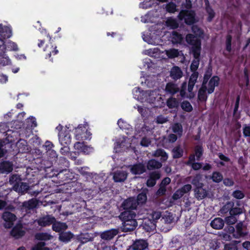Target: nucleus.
Returning a JSON list of instances; mask_svg holds the SVG:
<instances>
[{
    "mask_svg": "<svg viewBox=\"0 0 250 250\" xmlns=\"http://www.w3.org/2000/svg\"><path fill=\"white\" fill-rule=\"evenodd\" d=\"M167 54L170 58H174L179 55V52L177 49H172L167 51Z\"/></svg>",
    "mask_w": 250,
    "mask_h": 250,
    "instance_id": "nucleus-60",
    "label": "nucleus"
},
{
    "mask_svg": "<svg viewBox=\"0 0 250 250\" xmlns=\"http://www.w3.org/2000/svg\"><path fill=\"white\" fill-rule=\"evenodd\" d=\"M45 245V242H39L35 246L32 248V250H48V248L44 247Z\"/></svg>",
    "mask_w": 250,
    "mask_h": 250,
    "instance_id": "nucleus-61",
    "label": "nucleus"
},
{
    "mask_svg": "<svg viewBox=\"0 0 250 250\" xmlns=\"http://www.w3.org/2000/svg\"><path fill=\"white\" fill-rule=\"evenodd\" d=\"M210 179L214 183H219L223 180L222 174L219 171H213L210 176Z\"/></svg>",
    "mask_w": 250,
    "mask_h": 250,
    "instance_id": "nucleus-36",
    "label": "nucleus"
},
{
    "mask_svg": "<svg viewBox=\"0 0 250 250\" xmlns=\"http://www.w3.org/2000/svg\"><path fill=\"white\" fill-rule=\"evenodd\" d=\"M195 155L197 161H199L203 154V148L201 145H197L194 149Z\"/></svg>",
    "mask_w": 250,
    "mask_h": 250,
    "instance_id": "nucleus-44",
    "label": "nucleus"
},
{
    "mask_svg": "<svg viewBox=\"0 0 250 250\" xmlns=\"http://www.w3.org/2000/svg\"><path fill=\"white\" fill-rule=\"evenodd\" d=\"M191 185L190 184H186L184 185L182 188H179V190L183 194V195L184 194L188 193L191 190Z\"/></svg>",
    "mask_w": 250,
    "mask_h": 250,
    "instance_id": "nucleus-59",
    "label": "nucleus"
},
{
    "mask_svg": "<svg viewBox=\"0 0 250 250\" xmlns=\"http://www.w3.org/2000/svg\"><path fill=\"white\" fill-rule=\"evenodd\" d=\"M243 136L245 138L250 137V125H244L243 128Z\"/></svg>",
    "mask_w": 250,
    "mask_h": 250,
    "instance_id": "nucleus-62",
    "label": "nucleus"
},
{
    "mask_svg": "<svg viewBox=\"0 0 250 250\" xmlns=\"http://www.w3.org/2000/svg\"><path fill=\"white\" fill-rule=\"evenodd\" d=\"M0 42L2 45H4V40L9 38L12 36V30L10 27L7 26H2L0 24Z\"/></svg>",
    "mask_w": 250,
    "mask_h": 250,
    "instance_id": "nucleus-9",
    "label": "nucleus"
},
{
    "mask_svg": "<svg viewBox=\"0 0 250 250\" xmlns=\"http://www.w3.org/2000/svg\"><path fill=\"white\" fill-rule=\"evenodd\" d=\"M243 224L242 222H239L236 225V234L239 237H244L247 235L248 233L243 230Z\"/></svg>",
    "mask_w": 250,
    "mask_h": 250,
    "instance_id": "nucleus-41",
    "label": "nucleus"
},
{
    "mask_svg": "<svg viewBox=\"0 0 250 250\" xmlns=\"http://www.w3.org/2000/svg\"><path fill=\"white\" fill-rule=\"evenodd\" d=\"M88 126V124L85 123L83 125H79L78 126L75 128V134L77 140H81L82 139H85L86 137L84 136L83 133L84 129Z\"/></svg>",
    "mask_w": 250,
    "mask_h": 250,
    "instance_id": "nucleus-17",
    "label": "nucleus"
},
{
    "mask_svg": "<svg viewBox=\"0 0 250 250\" xmlns=\"http://www.w3.org/2000/svg\"><path fill=\"white\" fill-rule=\"evenodd\" d=\"M95 236L100 235L101 238L105 240H109V229L102 232H95Z\"/></svg>",
    "mask_w": 250,
    "mask_h": 250,
    "instance_id": "nucleus-56",
    "label": "nucleus"
},
{
    "mask_svg": "<svg viewBox=\"0 0 250 250\" xmlns=\"http://www.w3.org/2000/svg\"><path fill=\"white\" fill-rule=\"evenodd\" d=\"M232 196L237 199H242L245 197V194L240 190H235L232 193Z\"/></svg>",
    "mask_w": 250,
    "mask_h": 250,
    "instance_id": "nucleus-57",
    "label": "nucleus"
},
{
    "mask_svg": "<svg viewBox=\"0 0 250 250\" xmlns=\"http://www.w3.org/2000/svg\"><path fill=\"white\" fill-rule=\"evenodd\" d=\"M130 172L134 175H141L146 172L145 165L143 162L136 163L129 166Z\"/></svg>",
    "mask_w": 250,
    "mask_h": 250,
    "instance_id": "nucleus-6",
    "label": "nucleus"
},
{
    "mask_svg": "<svg viewBox=\"0 0 250 250\" xmlns=\"http://www.w3.org/2000/svg\"><path fill=\"white\" fill-rule=\"evenodd\" d=\"M35 237L38 240L46 241L50 240L52 238V236L46 232H39L35 234Z\"/></svg>",
    "mask_w": 250,
    "mask_h": 250,
    "instance_id": "nucleus-34",
    "label": "nucleus"
},
{
    "mask_svg": "<svg viewBox=\"0 0 250 250\" xmlns=\"http://www.w3.org/2000/svg\"><path fill=\"white\" fill-rule=\"evenodd\" d=\"M224 220L221 218H215L210 223L211 227L216 229H222L224 226Z\"/></svg>",
    "mask_w": 250,
    "mask_h": 250,
    "instance_id": "nucleus-25",
    "label": "nucleus"
},
{
    "mask_svg": "<svg viewBox=\"0 0 250 250\" xmlns=\"http://www.w3.org/2000/svg\"><path fill=\"white\" fill-rule=\"evenodd\" d=\"M161 216L162 214L161 212L153 211L151 215V219L153 221L152 223L154 225L155 223H156L157 221L161 218Z\"/></svg>",
    "mask_w": 250,
    "mask_h": 250,
    "instance_id": "nucleus-58",
    "label": "nucleus"
},
{
    "mask_svg": "<svg viewBox=\"0 0 250 250\" xmlns=\"http://www.w3.org/2000/svg\"><path fill=\"white\" fill-rule=\"evenodd\" d=\"M58 164L60 166V168H62V167H63L64 168H68L69 165L68 161L66 159V158L63 157H61L60 158Z\"/></svg>",
    "mask_w": 250,
    "mask_h": 250,
    "instance_id": "nucleus-52",
    "label": "nucleus"
},
{
    "mask_svg": "<svg viewBox=\"0 0 250 250\" xmlns=\"http://www.w3.org/2000/svg\"><path fill=\"white\" fill-rule=\"evenodd\" d=\"M1 169L6 172H10L13 170V165L9 162H4L1 165Z\"/></svg>",
    "mask_w": 250,
    "mask_h": 250,
    "instance_id": "nucleus-45",
    "label": "nucleus"
},
{
    "mask_svg": "<svg viewBox=\"0 0 250 250\" xmlns=\"http://www.w3.org/2000/svg\"><path fill=\"white\" fill-rule=\"evenodd\" d=\"M182 109L186 112H190L193 110L192 106L190 103L188 101H184L181 104Z\"/></svg>",
    "mask_w": 250,
    "mask_h": 250,
    "instance_id": "nucleus-46",
    "label": "nucleus"
},
{
    "mask_svg": "<svg viewBox=\"0 0 250 250\" xmlns=\"http://www.w3.org/2000/svg\"><path fill=\"white\" fill-rule=\"evenodd\" d=\"M51 176H55L58 178V183L61 185H64L73 180L74 178V174L70 172L67 168L60 169L59 171L58 170L55 171Z\"/></svg>",
    "mask_w": 250,
    "mask_h": 250,
    "instance_id": "nucleus-3",
    "label": "nucleus"
},
{
    "mask_svg": "<svg viewBox=\"0 0 250 250\" xmlns=\"http://www.w3.org/2000/svg\"><path fill=\"white\" fill-rule=\"evenodd\" d=\"M177 18L180 21H184L188 25H192L197 22L196 13L193 10H181Z\"/></svg>",
    "mask_w": 250,
    "mask_h": 250,
    "instance_id": "nucleus-2",
    "label": "nucleus"
},
{
    "mask_svg": "<svg viewBox=\"0 0 250 250\" xmlns=\"http://www.w3.org/2000/svg\"><path fill=\"white\" fill-rule=\"evenodd\" d=\"M153 156L156 157H161V160L162 162H165L168 159L167 154L162 148L156 149L153 154Z\"/></svg>",
    "mask_w": 250,
    "mask_h": 250,
    "instance_id": "nucleus-32",
    "label": "nucleus"
},
{
    "mask_svg": "<svg viewBox=\"0 0 250 250\" xmlns=\"http://www.w3.org/2000/svg\"><path fill=\"white\" fill-rule=\"evenodd\" d=\"M171 38L172 42L174 43H180L183 40L182 35L176 31L172 32Z\"/></svg>",
    "mask_w": 250,
    "mask_h": 250,
    "instance_id": "nucleus-39",
    "label": "nucleus"
},
{
    "mask_svg": "<svg viewBox=\"0 0 250 250\" xmlns=\"http://www.w3.org/2000/svg\"><path fill=\"white\" fill-rule=\"evenodd\" d=\"M173 220V216L170 213L165 214L161 219V220H163L166 224H170L172 222Z\"/></svg>",
    "mask_w": 250,
    "mask_h": 250,
    "instance_id": "nucleus-55",
    "label": "nucleus"
},
{
    "mask_svg": "<svg viewBox=\"0 0 250 250\" xmlns=\"http://www.w3.org/2000/svg\"><path fill=\"white\" fill-rule=\"evenodd\" d=\"M73 234L70 231L62 232L60 233L59 240L64 243L68 242L73 238Z\"/></svg>",
    "mask_w": 250,
    "mask_h": 250,
    "instance_id": "nucleus-30",
    "label": "nucleus"
},
{
    "mask_svg": "<svg viewBox=\"0 0 250 250\" xmlns=\"http://www.w3.org/2000/svg\"><path fill=\"white\" fill-rule=\"evenodd\" d=\"M192 25V26L191 27V30L192 32L194 34V35H193L195 37V39H199L197 37H202L204 34L203 31L197 25H194L193 24Z\"/></svg>",
    "mask_w": 250,
    "mask_h": 250,
    "instance_id": "nucleus-40",
    "label": "nucleus"
},
{
    "mask_svg": "<svg viewBox=\"0 0 250 250\" xmlns=\"http://www.w3.org/2000/svg\"><path fill=\"white\" fill-rule=\"evenodd\" d=\"M102 178L97 173H91V175H90L89 178L87 181H91L95 184H98L102 180Z\"/></svg>",
    "mask_w": 250,
    "mask_h": 250,
    "instance_id": "nucleus-50",
    "label": "nucleus"
},
{
    "mask_svg": "<svg viewBox=\"0 0 250 250\" xmlns=\"http://www.w3.org/2000/svg\"><path fill=\"white\" fill-rule=\"evenodd\" d=\"M124 211L133 210L137 211V205L134 198H129L125 200L122 205Z\"/></svg>",
    "mask_w": 250,
    "mask_h": 250,
    "instance_id": "nucleus-11",
    "label": "nucleus"
},
{
    "mask_svg": "<svg viewBox=\"0 0 250 250\" xmlns=\"http://www.w3.org/2000/svg\"><path fill=\"white\" fill-rule=\"evenodd\" d=\"M136 219L125 220L123 221L122 229L124 232H129L134 230L138 225Z\"/></svg>",
    "mask_w": 250,
    "mask_h": 250,
    "instance_id": "nucleus-8",
    "label": "nucleus"
},
{
    "mask_svg": "<svg viewBox=\"0 0 250 250\" xmlns=\"http://www.w3.org/2000/svg\"><path fill=\"white\" fill-rule=\"evenodd\" d=\"M25 234V232L22 230L21 227L15 226L10 231V235L16 239H19Z\"/></svg>",
    "mask_w": 250,
    "mask_h": 250,
    "instance_id": "nucleus-21",
    "label": "nucleus"
},
{
    "mask_svg": "<svg viewBox=\"0 0 250 250\" xmlns=\"http://www.w3.org/2000/svg\"><path fill=\"white\" fill-rule=\"evenodd\" d=\"M59 142L61 145H69L71 142V137L70 134V130L64 129L62 131L58 134Z\"/></svg>",
    "mask_w": 250,
    "mask_h": 250,
    "instance_id": "nucleus-7",
    "label": "nucleus"
},
{
    "mask_svg": "<svg viewBox=\"0 0 250 250\" xmlns=\"http://www.w3.org/2000/svg\"><path fill=\"white\" fill-rule=\"evenodd\" d=\"M55 218L52 215H46L37 220L38 225L41 227H46L52 225L56 221Z\"/></svg>",
    "mask_w": 250,
    "mask_h": 250,
    "instance_id": "nucleus-12",
    "label": "nucleus"
},
{
    "mask_svg": "<svg viewBox=\"0 0 250 250\" xmlns=\"http://www.w3.org/2000/svg\"><path fill=\"white\" fill-rule=\"evenodd\" d=\"M162 166V164L160 162L155 160V159H151L149 160L146 165V168L147 169L151 170H154L156 169H159L161 168Z\"/></svg>",
    "mask_w": 250,
    "mask_h": 250,
    "instance_id": "nucleus-26",
    "label": "nucleus"
},
{
    "mask_svg": "<svg viewBox=\"0 0 250 250\" xmlns=\"http://www.w3.org/2000/svg\"><path fill=\"white\" fill-rule=\"evenodd\" d=\"M52 229L54 231L58 232H61L62 230L67 228L66 225L64 223L55 221L52 223Z\"/></svg>",
    "mask_w": 250,
    "mask_h": 250,
    "instance_id": "nucleus-33",
    "label": "nucleus"
},
{
    "mask_svg": "<svg viewBox=\"0 0 250 250\" xmlns=\"http://www.w3.org/2000/svg\"><path fill=\"white\" fill-rule=\"evenodd\" d=\"M183 73L181 69L177 66H174L170 71V77L174 81L180 79L182 77Z\"/></svg>",
    "mask_w": 250,
    "mask_h": 250,
    "instance_id": "nucleus-15",
    "label": "nucleus"
},
{
    "mask_svg": "<svg viewBox=\"0 0 250 250\" xmlns=\"http://www.w3.org/2000/svg\"><path fill=\"white\" fill-rule=\"evenodd\" d=\"M236 217L234 215H229L225 217V222L227 225H231L234 224L237 222Z\"/></svg>",
    "mask_w": 250,
    "mask_h": 250,
    "instance_id": "nucleus-54",
    "label": "nucleus"
},
{
    "mask_svg": "<svg viewBox=\"0 0 250 250\" xmlns=\"http://www.w3.org/2000/svg\"><path fill=\"white\" fill-rule=\"evenodd\" d=\"M165 90L167 93L174 95L179 91V89L176 84L169 82L166 84Z\"/></svg>",
    "mask_w": 250,
    "mask_h": 250,
    "instance_id": "nucleus-27",
    "label": "nucleus"
},
{
    "mask_svg": "<svg viewBox=\"0 0 250 250\" xmlns=\"http://www.w3.org/2000/svg\"><path fill=\"white\" fill-rule=\"evenodd\" d=\"M172 131L176 133L179 137L183 134V129L182 125L180 123H175L172 126Z\"/></svg>",
    "mask_w": 250,
    "mask_h": 250,
    "instance_id": "nucleus-43",
    "label": "nucleus"
},
{
    "mask_svg": "<svg viewBox=\"0 0 250 250\" xmlns=\"http://www.w3.org/2000/svg\"><path fill=\"white\" fill-rule=\"evenodd\" d=\"M195 197L198 200L205 198L208 194L207 190L203 187H198L194 189Z\"/></svg>",
    "mask_w": 250,
    "mask_h": 250,
    "instance_id": "nucleus-23",
    "label": "nucleus"
},
{
    "mask_svg": "<svg viewBox=\"0 0 250 250\" xmlns=\"http://www.w3.org/2000/svg\"><path fill=\"white\" fill-rule=\"evenodd\" d=\"M176 7L177 6L175 3L173 2H170L167 4L166 8L167 12L174 13L177 10Z\"/></svg>",
    "mask_w": 250,
    "mask_h": 250,
    "instance_id": "nucleus-49",
    "label": "nucleus"
},
{
    "mask_svg": "<svg viewBox=\"0 0 250 250\" xmlns=\"http://www.w3.org/2000/svg\"><path fill=\"white\" fill-rule=\"evenodd\" d=\"M94 236L91 233H81L78 236V240L81 244H84L88 242L92 241L93 240Z\"/></svg>",
    "mask_w": 250,
    "mask_h": 250,
    "instance_id": "nucleus-24",
    "label": "nucleus"
},
{
    "mask_svg": "<svg viewBox=\"0 0 250 250\" xmlns=\"http://www.w3.org/2000/svg\"><path fill=\"white\" fill-rule=\"evenodd\" d=\"M29 186L27 183L21 182V181L20 184H17L13 187V189L14 190L20 193L21 194L26 192L29 189Z\"/></svg>",
    "mask_w": 250,
    "mask_h": 250,
    "instance_id": "nucleus-20",
    "label": "nucleus"
},
{
    "mask_svg": "<svg viewBox=\"0 0 250 250\" xmlns=\"http://www.w3.org/2000/svg\"><path fill=\"white\" fill-rule=\"evenodd\" d=\"M120 217L122 221L125 220L136 219V211L133 210L124 211L121 213Z\"/></svg>",
    "mask_w": 250,
    "mask_h": 250,
    "instance_id": "nucleus-19",
    "label": "nucleus"
},
{
    "mask_svg": "<svg viewBox=\"0 0 250 250\" xmlns=\"http://www.w3.org/2000/svg\"><path fill=\"white\" fill-rule=\"evenodd\" d=\"M235 202L233 201H228L226 204L221 208L219 212L222 215L227 214L229 213L230 215V209L231 208L234 206Z\"/></svg>",
    "mask_w": 250,
    "mask_h": 250,
    "instance_id": "nucleus-22",
    "label": "nucleus"
},
{
    "mask_svg": "<svg viewBox=\"0 0 250 250\" xmlns=\"http://www.w3.org/2000/svg\"><path fill=\"white\" fill-rule=\"evenodd\" d=\"M47 37L49 38V42L46 44L43 51L46 52L45 59H49L50 61L53 62V59L51 58L52 55H55L59 52L58 49H57V46L54 45L51 42L52 39L51 37L48 34Z\"/></svg>",
    "mask_w": 250,
    "mask_h": 250,
    "instance_id": "nucleus-4",
    "label": "nucleus"
},
{
    "mask_svg": "<svg viewBox=\"0 0 250 250\" xmlns=\"http://www.w3.org/2000/svg\"><path fill=\"white\" fill-rule=\"evenodd\" d=\"M204 2L205 5V10L208 14L207 20L208 22H211L215 17V13L213 9L210 6L208 0H204Z\"/></svg>",
    "mask_w": 250,
    "mask_h": 250,
    "instance_id": "nucleus-18",
    "label": "nucleus"
},
{
    "mask_svg": "<svg viewBox=\"0 0 250 250\" xmlns=\"http://www.w3.org/2000/svg\"><path fill=\"white\" fill-rule=\"evenodd\" d=\"M173 158L174 159H178L182 157L183 155V150L180 146L175 147L172 151Z\"/></svg>",
    "mask_w": 250,
    "mask_h": 250,
    "instance_id": "nucleus-38",
    "label": "nucleus"
},
{
    "mask_svg": "<svg viewBox=\"0 0 250 250\" xmlns=\"http://www.w3.org/2000/svg\"><path fill=\"white\" fill-rule=\"evenodd\" d=\"M236 204L237 206H235L234 205L231 208L230 215H234L236 217V216L243 213L244 208L239 207L240 205V202L239 201H236Z\"/></svg>",
    "mask_w": 250,
    "mask_h": 250,
    "instance_id": "nucleus-29",
    "label": "nucleus"
},
{
    "mask_svg": "<svg viewBox=\"0 0 250 250\" xmlns=\"http://www.w3.org/2000/svg\"><path fill=\"white\" fill-rule=\"evenodd\" d=\"M220 78L218 76L212 77L208 83V93L210 94L214 91L215 87L218 86L220 83Z\"/></svg>",
    "mask_w": 250,
    "mask_h": 250,
    "instance_id": "nucleus-13",
    "label": "nucleus"
},
{
    "mask_svg": "<svg viewBox=\"0 0 250 250\" xmlns=\"http://www.w3.org/2000/svg\"><path fill=\"white\" fill-rule=\"evenodd\" d=\"M2 218L5 222L3 226L6 229L11 228L13 225L14 222L16 220V216L9 211H5L3 213Z\"/></svg>",
    "mask_w": 250,
    "mask_h": 250,
    "instance_id": "nucleus-5",
    "label": "nucleus"
},
{
    "mask_svg": "<svg viewBox=\"0 0 250 250\" xmlns=\"http://www.w3.org/2000/svg\"><path fill=\"white\" fill-rule=\"evenodd\" d=\"M208 92V88L200 87L198 92V100L201 102H206L208 99V96L206 94Z\"/></svg>",
    "mask_w": 250,
    "mask_h": 250,
    "instance_id": "nucleus-28",
    "label": "nucleus"
},
{
    "mask_svg": "<svg viewBox=\"0 0 250 250\" xmlns=\"http://www.w3.org/2000/svg\"><path fill=\"white\" fill-rule=\"evenodd\" d=\"M240 243L238 241H233L232 242L225 245L224 250H238L237 245Z\"/></svg>",
    "mask_w": 250,
    "mask_h": 250,
    "instance_id": "nucleus-42",
    "label": "nucleus"
},
{
    "mask_svg": "<svg viewBox=\"0 0 250 250\" xmlns=\"http://www.w3.org/2000/svg\"><path fill=\"white\" fill-rule=\"evenodd\" d=\"M89 169V168L87 167H82L79 169L80 173L82 175L85 177L86 180L89 178V176L91 175L92 173L88 171Z\"/></svg>",
    "mask_w": 250,
    "mask_h": 250,
    "instance_id": "nucleus-53",
    "label": "nucleus"
},
{
    "mask_svg": "<svg viewBox=\"0 0 250 250\" xmlns=\"http://www.w3.org/2000/svg\"><path fill=\"white\" fill-rule=\"evenodd\" d=\"M127 177V173L123 170H117L113 174V180L115 182L125 181Z\"/></svg>",
    "mask_w": 250,
    "mask_h": 250,
    "instance_id": "nucleus-16",
    "label": "nucleus"
},
{
    "mask_svg": "<svg viewBox=\"0 0 250 250\" xmlns=\"http://www.w3.org/2000/svg\"><path fill=\"white\" fill-rule=\"evenodd\" d=\"M166 25L172 29H177L179 27V23L177 21L172 18H169L167 20Z\"/></svg>",
    "mask_w": 250,
    "mask_h": 250,
    "instance_id": "nucleus-37",
    "label": "nucleus"
},
{
    "mask_svg": "<svg viewBox=\"0 0 250 250\" xmlns=\"http://www.w3.org/2000/svg\"><path fill=\"white\" fill-rule=\"evenodd\" d=\"M199 235L194 233L189 235L187 237V243L189 245H194L199 239Z\"/></svg>",
    "mask_w": 250,
    "mask_h": 250,
    "instance_id": "nucleus-47",
    "label": "nucleus"
},
{
    "mask_svg": "<svg viewBox=\"0 0 250 250\" xmlns=\"http://www.w3.org/2000/svg\"><path fill=\"white\" fill-rule=\"evenodd\" d=\"M38 205L36 199H32L28 201H24L22 203V207L25 209H31L35 208Z\"/></svg>",
    "mask_w": 250,
    "mask_h": 250,
    "instance_id": "nucleus-31",
    "label": "nucleus"
},
{
    "mask_svg": "<svg viewBox=\"0 0 250 250\" xmlns=\"http://www.w3.org/2000/svg\"><path fill=\"white\" fill-rule=\"evenodd\" d=\"M231 42H232V36L230 34H228L226 36V50L230 52L231 51Z\"/></svg>",
    "mask_w": 250,
    "mask_h": 250,
    "instance_id": "nucleus-51",
    "label": "nucleus"
},
{
    "mask_svg": "<svg viewBox=\"0 0 250 250\" xmlns=\"http://www.w3.org/2000/svg\"><path fill=\"white\" fill-rule=\"evenodd\" d=\"M21 181L20 176L17 174L12 175L9 178V183L11 185H13V187L17 184H20Z\"/></svg>",
    "mask_w": 250,
    "mask_h": 250,
    "instance_id": "nucleus-48",
    "label": "nucleus"
},
{
    "mask_svg": "<svg viewBox=\"0 0 250 250\" xmlns=\"http://www.w3.org/2000/svg\"><path fill=\"white\" fill-rule=\"evenodd\" d=\"M148 192V190L146 188H145L142 189L141 192L138 194L136 199H135L137 206L146 204L147 199V194Z\"/></svg>",
    "mask_w": 250,
    "mask_h": 250,
    "instance_id": "nucleus-14",
    "label": "nucleus"
},
{
    "mask_svg": "<svg viewBox=\"0 0 250 250\" xmlns=\"http://www.w3.org/2000/svg\"><path fill=\"white\" fill-rule=\"evenodd\" d=\"M151 143V141L149 138H148L146 137H144L142 138L140 142V145L142 146L148 147L150 145Z\"/></svg>",
    "mask_w": 250,
    "mask_h": 250,
    "instance_id": "nucleus-63",
    "label": "nucleus"
},
{
    "mask_svg": "<svg viewBox=\"0 0 250 250\" xmlns=\"http://www.w3.org/2000/svg\"><path fill=\"white\" fill-rule=\"evenodd\" d=\"M195 37L192 34H188L185 38L186 42L191 45L190 51L194 58L190 66L191 72H197L199 67L201 51V41L195 39Z\"/></svg>",
    "mask_w": 250,
    "mask_h": 250,
    "instance_id": "nucleus-1",
    "label": "nucleus"
},
{
    "mask_svg": "<svg viewBox=\"0 0 250 250\" xmlns=\"http://www.w3.org/2000/svg\"><path fill=\"white\" fill-rule=\"evenodd\" d=\"M212 74V68L210 65H209L206 70L204 77L209 80L211 78Z\"/></svg>",
    "mask_w": 250,
    "mask_h": 250,
    "instance_id": "nucleus-64",
    "label": "nucleus"
},
{
    "mask_svg": "<svg viewBox=\"0 0 250 250\" xmlns=\"http://www.w3.org/2000/svg\"><path fill=\"white\" fill-rule=\"evenodd\" d=\"M125 140L123 138L122 140H118L114 144V152L118 153L121 151V149L125 146Z\"/></svg>",
    "mask_w": 250,
    "mask_h": 250,
    "instance_id": "nucleus-35",
    "label": "nucleus"
},
{
    "mask_svg": "<svg viewBox=\"0 0 250 250\" xmlns=\"http://www.w3.org/2000/svg\"><path fill=\"white\" fill-rule=\"evenodd\" d=\"M148 247V243L144 239H136L130 247L132 250H145Z\"/></svg>",
    "mask_w": 250,
    "mask_h": 250,
    "instance_id": "nucleus-10",
    "label": "nucleus"
}]
</instances>
